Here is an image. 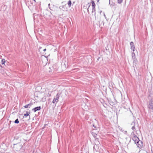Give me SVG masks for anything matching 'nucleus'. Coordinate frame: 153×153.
I'll list each match as a JSON object with an SVG mask.
<instances>
[{
    "label": "nucleus",
    "instance_id": "nucleus-1",
    "mask_svg": "<svg viewBox=\"0 0 153 153\" xmlns=\"http://www.w3.org/2000/svg\"><path fill=\"white\" fill-rule=\"evenodd\" d=\"M41 88V92L44 94V96L45 97H49L51 96V92L47 88Z\"/></svg>",
    "mask_w": 153,
    "mask_h": 153
},
{
    "label": "nucleus",
    "instance_id": "nucleus-2",
    "mask_svg": "<svg viewBox=\"0 0 153 153\" xmlns=\"http://www.w3.org/2000/svg\"><path fill=\"white\" fill-rule=\"evenodd\" d=\"M60 94L58 93L54 97L52 101V103L56 105L57 103L59 101V99L60 97Z\"/></svg>",
    "mask_w": 153,
    "mask_h": 153
},
{
    "label": "nucleus",
    "instance_id": "nucleus-3",
    "mask_svg": "<svg viewBox=\"0 0 153 153\" xmlns=\"http://www.w3.org/2000/svg\"><path fill=\"white\" fill-rule=\"evenodd\" d=\"M13 148L14 150L16 151H18L22 148V146L20 143H18L16 144H14Z\"/></svg>",
    "mask_w": 153,
    "mask_h": 153
},
{
    "label": "nucleus",
    "instance_id": "nucleus-4",
    "mask_svg": "<svg viewBox=\"0 0 153 153\" xmlns=\"http://www.w3.org/2000/svg\"><path fill=\"white\" fill-rule=\"evenodd\" d=\"M131 137L132 138V140L135 143H137V142L140 140L139 138L136 135H135L134 133V132L133 133L131 134Z\"/></svg>",
    "mask_w": 153,
    "mask_h": 153
},
{
    "label": "nucleus",
    "instance_id": "nucleus-5",
    "mask_svg": "<svg viewBox=\"0 0 153 153\" xmlns=\"http://www.w3.org/2000/svg\"><path fill=\"white\" fill-rule=\"evenodd\" d=\"M96 124L94 123L93 124L92 127V131L94 130L95 131H97V130L98 129V131H99V128L98 126V125L97 124V122H96Z\"/></svg>",
    "mask_w": 153,
    "mask_h": 153
},
{
    "label": "nucleus",
    "instance_id": "nucleus-6",
    "mask_svg": "<svg viewBox=\"0 0 153 153\" xmlns=\"http://www.w3.org/2000/svg\"><path fill=\"white\" fill-rule=\"evenodd\" d=\"M137 146V147L139 148H142L143 146V143L142 141L139 140L137 142V143H135Z\"/></svg>",
    "mask_w": 153,
    "mask_h": 153
},
{
    "label": "nucleus",
    "instance_id": "nucleus-7",
    "mask_svg": "<svg viewBox=\"0 0 153 153\" xmlns=\"http://www.w3.org/2000/svg\"><path fill=\"white\" fill-rule=\"evenodd\" d=\"M134 123V125L132 127V129L134 131V132L135 131H137V130L138 128V127L137 123Z\"/></svg>",
    "mask_w": 153,
    "mask_h": 153
},
{
    "label": "nucleus",
    "instance_id": "nucleus-8",
    "mask_svg": "<svg viewBox=\"0 0 153 153\" xmlns=\"http://www.w3.org/2000/svg\"><path fill=\"white\" fill-rule=\"evenodd\" d=\"M99 131H98V130H97V131H92V134L93 135V136L94 137H96L97 134L98 133Z\"/></svg>",
    "mask_w": 153,
    "mask_h": 153
},
{
    "label": "nucleus",
    "instance_id": "nucleus-9",
    "mask_svg": "<svg viewBox=\"0 0 153 153\" xmlns=\"http://www.w3.org/2000/svg\"><path fill=\"white\" fill-rule=\"evenodd\" d=\"M131 45V50H133V51H134L135 46L133 42H131L130 43Z\"/></svg>",
    "mask_w": 153,
    "mask_h": 153
},
{
    "label": "nucleus",
    "instance_id": "nucleus-10",
    "mask_svg": "<svg viewBox=\"0 0 153 153\" xmlns=\"http://www.w3.org/2000/svg\"><path fill=\"white\" fill-rule=\"evenodd\" d=\"M41 109L40 106L36 107L32 109V110L34 112H36L37 111L40 110Z\"/></svg>",
    "mask_w": 153,
    "mask_h": 153
},
{
    "label": "nucleus",
    "instance_id": "nucleus-11",
    "mask_svg": "<svg viewBox=\"0 0 153 153\" xmlns=\"http://www.w3.org/2000/svg\"><path fill=\"white\" fill-rule=\"evenodd\" d=\"M149 108L150 109H153V103L152 102H150L148 105Z\"/></svg>",
    "mask_w": 153,
    "mask_h": 153
},
{
    "label": "nucleus",
    "instance_id": "nucleus-12",
    "mask_svg": "<svg viewBox=\"0 0 153 153\" xmlns=\"http://www.w3.org/2000/svg\"><path fill=\"white\" fill-rule=\"evenodd\" d=\"M32 105V103H30L25 105L24 106V107L25 108H30Z\"/></svg>",
    "mask_w": 153,
    "mask_h": 153
},
{
    "label": "nucleus",
    "instance_id": "nucleus-13",
    "mask_svg": "<svg viewBox=\"0 0 153 153\" xmlns=\"http://www.w3.org/2000/svg\"><path fill=\"white\" fill-rule=\"evenodd\" d=\"M91 3L92 4V7H95V4L94 1H91Z\"/></svg>",
    "mask_w": 153,
    "mask_h": 153
},
{
    "label": "nucleus",
    "instance_id": "nucleus-14",
    "mask_svg": "<svg viewBox=\"0 0 153 153\" xmlns=\"http://www.w3.org/2000/svg\"><path fill=\"white\" fill-rule=\"evenodd\" d=\"M68 4L69 7H70L71 5V0H69L68 2Z\"/></svg>",
    "mask_w": 153,
    "mask_h": 153
},
{
    "label": "nucleus",
    "instance_id": "nucleus-15",
    "mask_svg": "<svg viewBox=\"0 0 153 153\" xmlns=\"http://www.w3.org/2000/svg\"><path fill=\"white\" fill-rule=\"evenodd\" d=\"M5 62V61L4 59H3L1 60V64L2 65H4V63Z\"/></svg>",
    "mask_w": 153,
    "mask_h": 153
},
{
    "label": "nucleus",
    "instance_id": "nucleus-16",
    "mask_svg": "<svg viewBox=\"0 0 153 153\" xmlns=\"http://www.w3.org/2000/svg\"><path fill=\"white\" fill-rule=\"evenodd\" d=\"M59 8L60 9L64 10V9H65V7L64 6H61L59 7Z\"/></svg>",
    "mask_w": 153,
    "mask_h": 153
},
{
    "label": "nucleus",
    "instance_id": "nucleus-17",
    "mask_svg": "<svg viewBox=\"0 0 153 153\" xmlns=\"http://www.w3.org/2000/svg\"><path fill=\"white\" fill-rule=\"evenodd\" d=\"M132 58L133 59H134L135 58V54L134 52H133L132 53Z\"/></svg>",
    "mask_w": 153,
    "mask_h": 153
},
{
    "label": "nucleus",
    "instance_id": "nucleus-18",
    "mask_svg": "<svg viewBox=\"0 0 153 153\" xmlns=\"http://www.w3.org/2000/svg\"><path fill=\"white\" fill-rule=\"evenodd\" d=\"M95 12V7H92V12L94 13Z\"/></svg>",
    "mask_w": 153,
    "mask_h": 153
},
{
    "label": "nucleus",
    "instance_id": "nucleus-19",
    "mask_svg": "<svg viewBox=\"0 0 153 153\" xmlns=\"http://www.w3.org/2000/svg\"><path fill=\"white\" fill-rule=\"evenodd\" d=\"M30 113H28L27 111H26V113L24 114V116L27 117L29 115Z\"/></svg>",
    "mask_w": 153,
    "mask_h": 153
},
{
    "label": "nucleus",
    "instance_id": "nucleus-20",
    "mask_svg": "<svg viewBox=\"0 0 153 153\" xmlns=\"http://www.w3.org/2000/svg\"><path fill=\"white\" fill-rule=\"evenodd\" d=\"M19 121L18 119H17L15 121V123L18 124L19 123Z\"/></svg>",
    "mask_w": 153,
    "mask_h": 153
},
{
    "label": "nucleus",
    "instance_id": "nucleus-21",
    "mask_svg": "<svg viewBox=\"0 0 153 153\" xmlns=\"http://www.w3.org/2000/svg\"><path fill=\"white\" fill-rule=\"evenodd\" d=\"M123 0H117L118 2L120 4L123 2Z\"/></svg>",
    "mask_w": 153,
    "mask_h": 153
},
{
    "label": "nucleus",
    "instance_id": "nucleus-22",
    "mask_svg": "<svg viewBox=\"0 0 153 153\" xmlns=\"http://www.w3.org/2000/svg\"><path fill=\"white\" fill-rule=\"evenodd\" d=\"M51 68H50V67H49V70H48V71L49 72H51Z\"/></svg>",
    "mask_w": 153,
    "mask_h": 153
},
{
    "label": "nucleus",
    "instance_id": "nucleus-23",
    "mask_svg": "<svg viewBox=\"0 0 153 153\" xmlns=\"http://www.w3.org/2000/svg\"><path fill=\"white\" fill-rule=\"evenodd\" d=\"M48 7H49V8H50V9H51V8H50V4H48Z\"/></svg>",
    "mask_w": 153,
    "mask_h": 153
},
{
    "label": "nucleus",
    "instance_id": "nucleus-24",
    "mask_svg": "<svg viewBox=\"0 0 153 153\" xmlns=\"http://www.w3.org/2000/svg\"><path fill=\"white\" fill-rule=\"evenodd\" d=\"M88 5L89 7L90 6V5H91L90 4V3H88Z\"/></svg>",
    "mask_w": 153,
    "mask_h": 153
},
{
    "label": "nucleus",
    "instance_id": "nucleus-25",
    "mask_svg": "<svg viewBox=\"0 0 153 153\" xmlns=\"http://www.w3.org/2000/svg\"><path fill=\"white\" fill-rule=\"evenodd\" d=\"M104 16H105V18H106V16L105 15L104 13Z\"/></svg>",
    "mask_w": 153,
    "mask_h": 153
},
{
    "label": "nucleus",
    "instance_id": "nucleus-26",
    "mask_svg": "<svg viewBox=\"0 0 153 153\" xmlns=\"http://www.w3.org/2000/svg\"><path fill=\"white\" fill-rule=\"evenodd\" d=\"M46 51V49H45L43 50V51Z\"/></svg>",
    "mask_w": 153,
    "mask_h": 153
},
{
    "label": "nucleus",
    "instance_id": "nucleus-27",
    "mask_svg": "<svg viewBox=\"0 0 153 153\" xmlns=\"http://www.w3.org/2000/svg\"><path fill=\"white\" fill-rule=\"evenodd\" d=\"M87 10H88V13L89 12L88 8Z\"/></svg>",
    "mask_w": 153,
    "mask_h": 153
},
{
    "label": "nucleus",
    "instance_id": "nucleus-28",
    "mask_svg": "<svg viewBox=\"0 0 153 153\" xmlns=\"http://www.w3.org/2000/svg\"><path fill=\"white\" fill-rule=\"evenodd\" d=\"M34 1H35V0H33Z\"/></svg>",
    "mask_w": 153,
    "mask_h": 153
},
{
    "label": "nucleus",
    "instance_id": "nucleus-29",
    "mask_svg": "<svg viewBox=\"0 0 153 153\" xmlns=\"http://www.w3.org/2000/svg\"><path fill=\"white\" fill-rule=\"evenodd\" d=\"M99 0H98V1H99Z\"/></svg>",
    "mask_w": 153,
    "mask_h": 153
}]
</instances>
